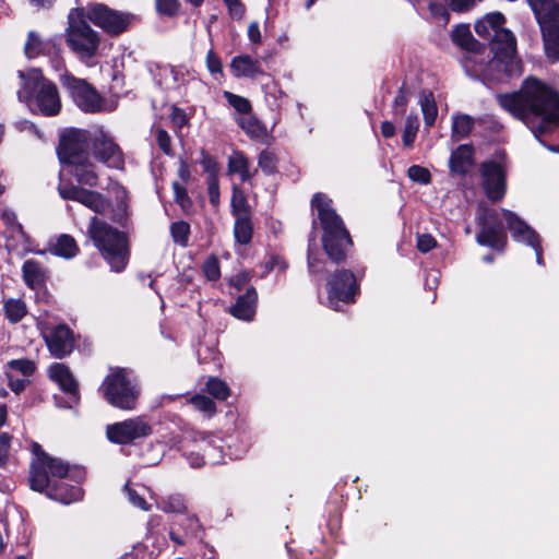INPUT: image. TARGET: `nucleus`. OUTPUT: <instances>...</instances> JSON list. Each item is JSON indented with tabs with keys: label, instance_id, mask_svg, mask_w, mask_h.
<instances>
[{
	"label": "nucleus",
	"instance_id": "nucleus-18",
	"mask_svg": "<svg viewBox=\"0 0 559 559\" xmlns=\"http://www.w3.org/2000/svg\"><path fill=\"white\" fill-rule=\"evenodd\" d=\"M502 214L513 239L532 247L536 253L537 263L543 264L540 239L537 233L512 211L503 209Z\"/></svg>",
	"mask_w": 559,
	"mask_h": 559
},
{
	"label": "nucleus",
	"instance_id": "nucleus-5",
	"mask_svg": "<svg viewBox=\"0 0 559 559\" xmlns=\"http://www.w3.org/2000/svg\"><path fill=\"white\" fill-rule=\"evenodd\" d=\"M66 43L76 58L87 67L95 63L100 46V36L86 22L84 9H73L68 15Z\"/></svg>",
	"mask_w": 559,
	"mask_h": 559
},
{
	"label": "nucleus",
	"instance_id": "nucleus-27",
	"mask_svg": "<svg viewBox=\"0 0 559 559\" xmlns=\"http://www.w3.org/2000/svg\"><path fill=\"white\" fill-rule=\"evenodd\" d=\"M257 300L258 294L253 287H250L243 295L237 298L236 304L230 309V313L237 319L250 321L255 313Z\"/></svg>",
	"mask_w": 559,
	"mask_h": 559
},
{
	"label": "nucleus",
	"instance_id": "nucleus-34",
	"mask_svg": "<svg viewBox=\"0 0 559 559\" xmlns=\"http://www.w3.org/2000/svg\"><path fill=\"white\" fill-rule=\"evenodd\" d=\"M4 316L10 323H19L27 314V306L21 298H9L3 302Z\"/></svg>",
	"mask_w": 559,
	"mask_h": 559
},
{
	"label": "nucleus",
	"instance_id": "nucleus-45",
	"mask_svg": "<svg viewBox=\"0 0 559 559\" xmlns=\"http://www.w3.org/2000/svg\"><path fill=\"white\" fill-rule=\"evenodd\" d=\"M231 211L236 218L242 215L249 216L246 197L237 187L233 189Z\"/></svg>",
	"mask_w": 559,
	"mask_h": 559
},
{
	"label": "nucleus",
	"instance_id": "nucleus-50",
	"mask_svg": "<svg viewBox=\"0 0 559 559\" xmlns=\"http://www.w3.org/2000/svg\"><path fill=\"white\" fill-rule=\"evenodd\" d=\"M175 201L183 212H189L192 207V201L188 195L187 189L179 182L173 183Z\"/></svg>",
	"mask_w": 559,
	"mask_h": 559
},
{
	"label": "nucleus",
	"instance_id": "nucleus-2",
	"mask_svg": "<svg viewBox=\"0 0 559 559\" xmlns=\"http://www.w3.org/2000/svg\"><path fill=\"white\" fill-rule=\"evenodd\" d=\"M19 76L22 80V86L17 91L20 102L25 103L33 112L45 117L59 115L62 104L58 87L45 78L40 69L19 71Z\"/></svg>",
	"mask_w": 559,
	"mask_h": 559
},
{
	"label": "nucleus",
	"instance_id": "nucleus-46",
	"mask_svg": "<svg viewBox=\"0 0 559 559\" xmlns=\"http://www.w3.org/2000/svg\"><path fill=\"white\" fill-rule=\"evenodd\" d=\"M158 504L164 512L181 513L186 510L185 499L181 495H170L163 498Z\"/></svg>",
	"mask_w": 559,
	"mask_h": 559
},
{
	"label": "nucleus",
	"instance_id": "nucleus-52",
	"mask_svg": "<svg viewBox=\"0 0 559 559\" xmlns=\"http://www.w3.org/2000/svg\"><path fill=\"white\" fill-rule=\"evenodd\" d=\"M202 271L209 281H217L221 277V269L218 259L215 255H210L202 265Z\"/></svg>",
	"mask_w": 559,
	"mask_h": 559
},
{
	"label": "nucleus",
	"instance_id": "nucleus-49",
	"mask_svg": "<svg viewBox=\"0 0 559 559\" xmlns=\"http://www.w3.org/2000/svg\"><path fill=\"white\" fill-rule=\"evenodd\" d=\"M276 156L269 150H263L258 158V165L262 171L266 175L274 174L276 171Z\"/></svg>",
	"mask_w": 559,
	"mask_h": 559
},
{
	"label": "nucleus",
	"instance_id": "nucleus-12",
	"mask_svg": "<svg viewBox=\"0 0 559 559\" xmlns=\"http://www.w3.org/2000/svg\"><path fill=\"white\" fill-rule=\"evenodd\" d=\"M84 10L90 22L115 36L126 32L134 20L133 14L114 10L104 3L88 4Z\"/></svg>",
	"mask_w": 559,
	"mask_h": 559
},
{
	"label": "nucleus",
	"instance_id": "nucleus-44",
	"mask_svg": "<svg viewBox=\"0 0 559 559\" xmlns=\"http://www.w3.org/2000/svg\"><path fill=\"white\" fill-rule=\"evenodd\" d=\"M170 234L176 243L186 247L189 240L190 225L183 221L175 222L170 226Z\"/></svg>",
	"mask_w": 559,
	"mask_h": 559
},
{
	"label": "nucleus",
	"instance_id": "nucleus-20",
	"mask_svg": "<svg viewBox=\"0 0 559 559\" xmlns=\"http://www.w3.org/2000/svg\"><path fill=\"white\" fill-rule=\"evenodd\" d=\"M93 156L109 168L122 169L124 157L119 145L108 134L100 132L92 140Z\"/></svg>",
	"mask_w": 559,
	"mask_h": 559
},
{
	"label": "nucleus",
	"instance_id": "nucleus-14",
	"mask_svg": "<svg viewBox=\"0 0 559 559\" xmlns=\"http://www.w3.org/2000/svg\"><path fill=\"white\" fill-rule=\"evenodd\" d=\"M357 292L358 284L354 273L349 270L336 271L328 283L329 307L340 310V304L353 302Z\"/></svg>",
	"mask_w": 559,
	"mask_h": 559
},
{
	"label": "nucleus",
	"instance_id": "nucleus-48",
	"mask_svg": "<svg viewBox=\"0 0 559 559\" xmlns=\"http://www.w3.org/2000/svg\"><path fill=\"white\" fill-rule=\"evenodd\" d=\"M155 8L159 15L174 17L179 13V0H155Z\"/></svg>",
	"mask_w": 559,
	"mask_h": 559
},
{
	"label": "nucleus",
	"instance_id": "nucleus-42",
	"mask_svg": "<svg viewBox=\"0 0 559 559\" xmlns=\"http://www.w3.org/2000/svg\"><path fill=\"white\" fill-rule=\"evenodd\" d=\"M418 129H419V118L416 114H409L407 117H406V121H405V126H404V130H403V143L405 146H412L415 139H416V135H417V132H418Z\"/></svg>",
	"mask_w": 559,
	"mask_h": 559
},
{
	"label": "nucleus",
	"instance_id": "nucleus-13",
	"mask_svg": "<svg viewBox=\"0 0 559 559\" xmlns=\"http://www.w3.org/2000/svg\"><path fill=\"white\" fill-rule=\"evenodd\" d=\"M506 17L500 12L487 14L475 23V32L478 36L490 40V49L500 50V47L509 48L516 45V38L511 31L504 28Z\"/></svg>",
	"mask_w": 559,
	"mask_h": 559
},
{
	"label": "nucleus",
	"instance_id": "nucleus-36",
	"mask_svg": "<svg viewBox=\"0 0 559 559\" xmlns=\"http://www.w3.org/2000/svg\"><path fill=\"white\" fill-rule=\"evenodd\" d=\"M238 124L251 139L264 141L267 138L266 128L252 116L241 117Z\"/></svg>",
	"mask_w": 559,
	"mask_h": 559
},
{
	"label": "nucleus",
	"instance_id": "nucleus-6",
	"mask_svg": "<svg viewBox=\"0 0 559 559\" xmlns=\"http://www.w3.org/2000/svg\"><path fill=\"white\" fill-rule=\"evenodd\" d=\"M493 53L491 60L486 64L480 63L478 68L472 70L468 63H478V56L467 60L464 64L466 72L473 76L479 78L486 83H500L509 79L518 78L523 73L522 61L516 56V45L510 47H500V50L491 49Z\"/></svg>",
	"mask_w": 559,
	"mask_h": 559
},
{
	"label": "nucleus",
	"instance_id": "nucleus-55",
	"mask_svg": "<svg viewBox=\"0 0 559 559\" xmlns=\"http://www.w3.org/2000/svg\"><path fill=\"white\" fill-rule=\"evenodd\" d=\"M316 236L312 233L308 242V267L311 273H319L321 271L320 261L316 257Z\"/></svg>",
	"mask_w": 559,
	"mask_h": 559
},
{
	"label": "nucleus",
	"instance_id": "nucleus-61",
	"mask_svg": "<svg viewBox=\"0 0 559 559\" xmlns=\"http://www.w3.org/2000/svg\"><path fill=\"white\" fill-rule=\"evenodd\" d=\"M407 104H408V93L406 92L404 86H402L399 90V93L395 96L394 102H393V108H394L395 115H397V114L403 115L405 112V108H406Z\"/></svg>",
	"mask_w": 559,
	"mask_h": 559
},
{
	"label": "nucleus",
	"instance_id": "nucleus-16",
	"mask_svg": "<svg viewBox=\"0 0 559 559\" xmlns=\"http://www.w3.org/2000/svg\"><path fill=\"white\" fill-rule=\"evenodd\" d=\"M58 154L68 165L88 157V132L80 129L64 131L60 136Z\"/></svg>",
	"mask_w": 559,
	"mask_h": 559
},
{
	"label": "nucleus",
	"instance_id": "nucleus-58",
	"mask_svg": "<svg viewBox=\"0 0 559 559\" xmlns=\"http://www.w3.org/2000/svg\"><path fill=\"white\" fill-rule=\"evenodd\" d=\"M206 68L212 75H223V64L219 57L213 51L209 50L206 55Z\"/></svg>",
	"mask_w": 559,
	"mask_h": 559
},
{
	"label": "nucleus",
	"instance_id": "nucleus-64",
	"mask_svg": "<svg viewBox=\"0 0 559 559\" xmlns=\"http://www.w3.org/2000/svg\"><path fill=\"white\" fill-rule=\"evenodd\" d=\"M223 1L226 4V7L228 8L229 13L233 16H235L237 19H241L243 16L245 7L240 2V0H223Z\"/></svg>",
	"mask_w": 559,
	"mask_h": 559
},
{
	"label": "nucleus",
	"instance_id": "nucleus-54",
	"mask_svg": "<svg viewBox=\"0 0 559 559\" xmlns=\"http://www.w3.org/2000/svg\"><path fill=\"white\" fill-rule=\"evenodd\" d=\"M12 436L8 432L0 433V467L5 468L10 462Z\"/></svg>",
	"mask_w": 559,
	"mask_h": 559
},
{
	"label": "nucleus",
	"instance_id": "nucleus-1",
	"mask_svg": "<svg viewBox=\"0 0 559 559\" xmlns=\"http://www.w3.org/2000/svg\"><path fill=\"white\" fill-rule=\"evenodd\" d=\"M496 98L501 108L522 121L536 118L538 124L533 129L535 136L551 152H559L558 146L547 145L543 140L546 133L559 127V93L554 86L535 76H527L518 92L498 94Z\"/></svg>",
	"mask_w": 559,
	"mask_h": 559
},
{
	"label": "nucleus",
	"instance_id": "nucleus-23",
	"mask_svg": "<svg viewBox=\"0 0 559 559\" xmlns=\"http://www.w3.org/2000/svg\"><path fill=\"white\" fill-rule=\"evenodd\" d=\"M48 376L66 394L69 395L71 403H79V384L67 365L61 362L50 365L48 368Z\"/></svg>",
	"mask_w": 559,
	"mask_h": 559
},
{
	"label": "nucleus",
	"instance_id": "nucleus-35",
	"mask_svg": "<svg viewBox=\"0 0 559 559\" xmlns=\"http://www.w3.org/2000/svg\"><path fill=\"white\" fill-rule=\"evenodd\" d=\"M453 41L461 48L476 52L478 50V41L473 37L467 25H459L452 33Z\"/></svg>",
	"mask_w": 559,
	"mask_h": 559
},
{
	"label": "nucleus",
	"instance_id": "nucleus-57",
	"mask_svg": "<svg viewBox=\"0 0 559 559\" xmlns=\"http://www.w3.org/2000/svg\"><path fill=\"white\" fill-rule=\"evenodd\" d=\"M191 403L197 409L202 411L204 413L212 414L215 412L214 402L205 395H194L191 399Z\"/></svg>",
	"mask_w": 559,
	"mask_h": 559
},
{
	"label": "nucleus",
	"instance_id": "nucleus-56",
	"mask_svg": "<svg viewBox=\"0 0 559 559\" xmlns=\"http://www.w3.org/2000/svg\"><path fill=\"white\" fill-rule=\"evenodd\" d=\"M124 491L128 495V499H129L130 503H132L134 507H136L143 511L150 510V504L146 502L144 497L142 495L138 493V491L135 489L131 488L128 484L124 486Z\"/></svg>",
	"mask_w": 559,
	"mask_h": 559
},
{
	"label": "nucleus",
	"instance_id": "nucleus-24",
	"mask_svg": "<svg viewBox=\"0 0 559 559\" xmlns=\"http://www.w3.org/2000/svg\"><path fill=\"white\" fill-rule=\"evenodd\" d=\"M230 72L235 78L255 79L264 74L261 62L250 55H239L231 59Z\"/></svg>",
	"mask_w": 559,
	"mask_h": 559
},
{
	"label": "nucleus",
	"instance_id": "nucleus-7",
	"mask_svg": "<svg viewBox=\"0 0 559 559\" xmlns=\"http://www.w3.org/2000/svg\"><path fill=\"white\" fill-rule=\"evenodd\" d=\"M33 453L36 459L31 464L29 484L36 491H43L49 485V474L53 478L63 479L70 474L75 479H81L84 472L81 468H70L69 464L60 459L48 455L38 443L33 444Z\"/></svg>",
	"mask_w": 559,
	"mask_h": 559
},
{
	"label": "nucleus",
	"instance_id": "nucleus-19",
	"mask_svg": "<svg viewBox=\"0 0 559 559\" xmlns=\"http://www.w3.org/2000/svg\"><path fill=\"white\" fill-rule=\"evenodd\" d=\"M502 214L513 239L532 247L536 253L537 263L543 264L540 239L537 233L512 211L503 209Z\"/></svg>",
	"mask_w": 559,
	"mask_h": 559
},
{
	"label": "nucleus",
	"instance_id": "nucleus-8",
	"mask_svg": "<svg viewBox=\"0 0 559 559\" xmlns=\"http://www.w3.org/2000/svg\"><path fill=\"white\" fill-rule=\"evenodd\" d=\"M100 390L110 405L126 411L135 408L140 395L139 385L131 371L124 368H111Z\"/></svg>",
	"mask_w": 559,
	"mask_h": 559
},
{
	"label": "nucleus",
	"instance_id": "nucleus-37",
	"mask_svg": "<svg viewBox=\"0 0 559 559\" xmlns=\"http://www.w3.org/2000/svg\"><path fill=\"white\" fill-rule=\"evenodd\" d=\"M253 227L250 216L237 217L234 226L235 239L240 245H248L252 239Z\"/></svg>",
	"mask_w": 559,
	"mask_h": 559
},
{
	"label": "nucleus",
	"instance_id": "nucleus-63",
	"mask_svg": "<svg viewBox=\"0 0 559 559\" xmlns=\"http://www.w3.org/2000/svg\"><path fill=\"white\" fill-rule=\"evenodd\" d=\"M170 119H171V122L174 123V126L178 129H181L188 124V117H187L186 112L182 109L177 108V107H175L173 109Z\"/></svg>",
	"mask_w": 559,
	"mask_h": 559
},
{
	"label": "nucleus",
	"instance_id": "nucleus-25",
	"mask_svg": "<svg viewBox=\"0 0 559 559\" xmlns=\"http://www.w3.org/2000/svg\"><path fill=\"white\" fill-rule=\"evenodd\" d=\"M50 477L51 475L49 474V485L41 492H46L50 499L64 504L81 500L83 492L79 486H69L63 481H53Z\"/></svg>",
	"mask_w": 559,
	"mask_h": 559
},
{
	"label": "nucleus",
	"instance_id": "nucleus-51",
	"mask_svg": "<svg viewBox=\"0 0 559 559\" xmlns=\"http://www.w3.org/2000/svg\"><path fill=\"white\" fill-rule=\"evenodd\" d=\"M224 97L226 98L228 104L238 112L249 114L251 111V104L247 98L236 95L231 92H225Z\"/></svg>",
	"mask_w": 559,
	"mask_h": 559
},
{
	"label": "nucleus",
	"instance_id": "nucleus-15",
	"mask_svg": "<svg viewBox=\"0 0 559 559\" xmlns=\"http://www.w3.org/2000/svg\"><path fill=\"white\" fill-rule=\"evenodd\" d=\"M151 433V425L141 416L108 425L106 429L107 438L117 444H129Z\"/></svg>",
	"mask_w": 559,
	"mask_h": 559
},
{
	"label": "nucleus",
	"instance_id": "nucleus-53",
	"mask_svg": "<svg viewBox=\"0 0 559 559\" xmlns=\"http://www.w3.org/2000/svg\"><path fill=\"white\" fill-rule=\"evenodd\" d=\"M407 175L412 181L418 182L420 185H428L431 181L430 171L419 165L411 166L407 170Z\"/></svg>",
	"mask_w": 559,
	"mask_h": 559
},
{
	"label": "nucleus",
	"instance_id": "nucleus-59",
	"mask_svg": "<svg viewBox=\"0 0 559 559\" xmlns=\"http://www.w3.org/2000/svg\"><path fill=\"white\" fill-rule=\"evenodd\" d=\"M156 141L159 146V148L166 154L171 155L173 148H171V139L167 131L164 129H157L155 132Z\"/></svg>",
	"mask_w": 559,
	"mask_h": 559
},
{
	"label": "nucleus",
	"instance_id": "nucleus-31",
	"mask_svg": "<svg viewBox=\"0 0 559 559\" xmlns=\"http://www.w3.org/2000/svg\"><path fill=\"white\" fill-rule=\"evenodd\" d=\"M473 162V147L471 145H460L450 158L451 168L455 173L464 174Z\"/></svg>",
	"mask_w": 559,
	"mask_h": 559
},
{
	"label": "nucleus",
	"instance_id": "nucleus-30",
	"mask_svg": "<svg viewBox=\"0 0 559 559\" xmlns=\"http://www.w3.org/2000/svg\"><path fill=\"white\" fill-rule=\"evenodd\" d=\"M50 251L55 255H59L66 259H71L79 252V247L75 239L67 234H62L50 243Z\"/></svg>",
	"mask_w": 559,
	"mask_h": 559
},
{
	"label": "nucleus",
	"instance_id": "nucleus-3",
	"mask_svg": "<svg viewBox=\"0 0 559 559\" xmlns=\"http://www.w3.org/2000/svg\"><path fill=\"white\" fill-rule=\"evenodd\" d=\"M311 205L318 213L323 230L322 245L325 253L334 262L343 261L352 246V239L342 217L332 207V200L318 192L312 197Z\"/></svg>",
	"mask_w": 559,
	"mask_h": 559
},
{
	"label": "nucleus",
	"instance_id": "nucleus-38",
	"mask_svg": "<svg viewBox=\"0 0 559 559\" xmlns=\"http://www.w3.org/2000/svg\"><path fill=\"white\" fill-rule=\"evenodd\" d=\"M36 370V365L31 359H13L7 362L5 365V373L15 374L17 377H31Z\"/></svg>",
	"mask_w": 559,
	"mask_h": 559
},
{
	"label": "nucleus",
	"instance_id": "nucleus-29",
	"mask_svg": "<svg viewBox=\"0 0 559 559\" xmlns=\"http://www.w3.org/2000/svg\"><path fill=\"white\" fill-rule=\"evenodd\" d=\"M23 280L25 284L36 289L45 284L46 271L43 265L35 260H26L22 266Z\"/></svg>",
	"mask_w": 559,
	"mask_h": 559
},
{
	"label": "nucleus",
	"instance_id": "nucleus-4",
	"mask_svg": "<svg viewBox=\"0 0 559 559\" xmlns=\"http://www.w3.org/2000/svg\"><path fill=\"white\" fill-rule=\"evenodd\" d=\"M87 233L111 270H124L129 261L128 239L124 233L96 216L92 217Z\"/></svg>",
	"mask_w": 559,
	"mask_h": 559
},
{
	"label": "nucleus",
	"instance_id": "nucleus-10",
	"mask_svg": "<svg viewBox=\"0 0 559 559\" xmlns=\"http://www.w3.org/2000/svg\"><path fill=\"white\" fill-rule=\"evenodd\" d=\"M507 157L502 151L497 152L492 159L480 164L481 185L491 202L503 199L507 191Z\"/></svg>",
	"mask_w": 559,
	"mask_h": 559
},
{
	"label": "nucleus",
	"instance_id": "nucleus-39",
	"mask_svg": "<svg viewBox=\"0 0 559 559\" xmlns=\"http://www.w3.org/2000/svg\"><path fill=\"white\" fill-rule=\"evenodd\" d=\"M474 128V119L473 117L460 114L453 116V123H452V134L453 138L456 140H462L472 132Z\"/></svg>",
	"mask_w": 559,
	"mask_h": 559
},
{
	"label": "nucleus",
	"instance_id": "nucleus-60",
	"mask_svg": "<svg viewBox=\"0 0 559 559\" xmlns=\"http://www.w3.org/2000/svg\"><path fill=\"white\" fill-rule=\"evenodd\" d=\"M5 376L8 378V383H9L10 389L16 394L24 391L26 385L29 383L28 378H25V377L24 378L17 377V376L11 374V373H5Z\"/></svg>",
	"mask_w": 559,
	"mask_h": 559
},
{
	"label": "nucleus",
	"instance_id": "nucleus-32",
	"mask_svg": "<svg viewBox=\"0 0 559 559\" xmlns=\"http://www.w3.org/2000/svg\"><path fill=\"white\" fill-rule=\"evenodd\" d=\"M55 45L51 41H46L34 31L28 33L27 41L24 50L27 58H36L39 55L50 52Z\"/></svg>",
	"mask_w": 559,
	"mask_h": 559
},
{
	"label": "nucleus",
	"instance_id": "nucleus-47",
	"mask_svg": "<svg viewBox=\"0 0 559 559\" xmlns=\"http://www.w3.org/2000/svg\"><path fill=\"white\" fill-rule=\"evenodd\" d=\"M476 218L479 227L501 223L499 213L496 210L487 207L483 204H479L478 206Z\"/></svg>",
	"mask_w": 559,
	"mask_h": 559
},
{
	"label": "nucleus",
	"instance_id": "nucleus-43",
	"mask_svg": "<svg viewBox=\"0 0 559 559\" xmlns=\"http://www.w3.org/2000/svg\"><path fill=\"white\" fill-rule=\"evenodd\" d=\"M206 389L213 397L221 401H225L230 393L227 383L218 378H210L206 382Z\"/></svg>",
	"mask_w": 559,
	"mask_h": 559
},
{
	"label": "nucleus",
	"instance_id": "nucleus-11",
	"mask_svg": "<svg viewBox=\"0 0 559 559\" xmlns=\"http://www.w3.org/2000/svg\"><path fill=\"white\" fill-rule=\"evenodd\" d=\"M59 81L73 103L84 112L95 114L103 107V98L99 93L86 80L79 79L64 71Z\"/></svg>",
	"mask_w": 559,
	"mask_h": 559
},
{
	"label": "nucleus",
	"instance_id": "nucleus-62",
	"mask_svg": "<svg viewBox=\"0 0 559 559\" xmlns=\"http://www.w3.org/2000/svg\"><path fill=\"white\" fill-rule=\"evenodd\" d=\"M436 245V239L431 235L423 234L417 237V248L423 253L429 252Z\"/></svg>",
	"mask_w": 559,
	"mask_h": 559
},
{
	"label": "nucleus",
	"instance_id": "nucleus-40",
	"mask_svg": "<svg viewBox=\"0 0 559 559\" xmlns=\"http://www.w3.org/2000/svg\"><path fill=\"white\" fill-rule=\"evenodd\" d=\"M419 103L424 116L425 126L427 128H430L435 124L438 116V109L433 95L431 93L423 94Z\"/></svg>",
	"mask_w": 559,
	"mask_h": 559
},
{
	"label": "nucleus",
	"instance_id": "nucleus-33",
	"mask_svg": "<svg viewBox=\"0 0 559 559\" xmlns=\"http://www.w3.org/2000/svg\"><path fill=\"white\" fill-rule=\"evenodd\" d=\"M228 173L237 174L241 182H247L252 175L249 170V160L241 152H234L228 158Z\"/></svg>",
	"mask_w": 559,
	"mask_h": 559
},
{
	"label": "nucleus",
	"instance_id": "nucleus-22",
	"mask_svg": "<svg viewBox=\"0 0 559 559\" xmlns=\"http://www.w3.org/2000/svg\"><path fill=\"white\" fill-rule=\"evenodd\" d=\"M50 354L56 358L68 356L74 348L73 332L66 324H59L43 331Z\"/></svg>",
	"mask_w": 559,
	"mask_h": 559
},
{
	"label": "nucleus",
	"instance_id": "nucleus-17",
	"mask_svg": "<svg viewBox=\"0 0 559 559\" xmlns=\"http://www.w3.org/2000/svg\"><path fill=\"white\" fill-rule=\"evenodd\" d=\"M58 192L63 200L79 202L96 214L105 213L110 205L98 191L85 189L72 182L61 181L58 186Z\"/></svg>",
	"mask_w": 559,
	"mask_h": 559
},
{
	"label": "nucleus",
	"instance_id": "nucleus-26",
	"mask_svg": "<svg viewBox=\"0 0 559 559\" xmlns=\"http://www.w3.org/2000/svg\"><path fill=\"white\" fill-rule=\"evenodd\" d=\"M476 240L481 246L503 250L507 245V235L501 223L496 225L491 224L480 227V230L476 236Z\"/></svg>",
	"mask_w": 559,
	"mask_h": 559
},
{
	"label": "nucleus",
	"instance_id": "nucleus-21",
	"mask_svg": "<svg viewBox=\"0 0 559 559\" xmlns=\"http://www.w3.org/2000/svg\"><path fill=\"white\" fill-rule=\"evenodd\" d=\"M193 441L197 448L202 451V455L191 452L187 456L192 467H201L206 463L216 464L219 462L221 445L217 444L219 442L218 438L205 432H197L193 437Z\"/></svg>",
	"mask_w": 559,
	"mask_h": 559
},
{
	"label": "nucleus",
	"instance_id": "nucleus-9",
	"mask_svg": "<svg viewBox=\"0 0 559 559\" xmlns=\"http://www.w3.org/2000/svg\"><path fill=\"white\" fill-rule=\"evenodd\" d=\"M539 25L547 57L559 60V4L556 0H527Z\"/></svg>",
	"mask_w": 559,
	"mask_h": 559
},
{
	"label": "nucleus",
	"instance_id": "nucleus-28",
	"mask_svg": "<svg viewBox=\"0 0 559 559\" xmlns=\"http://www.w3.org/2000/svg\"><path fill=\"white\" fill-rule=\"evenodd\" d=\"M70 173L81 186L94 188L98 185V175L95 165L88 157L74 162L69 165Z\"/></svg>",
	"mask_w": 559,
	"mask_h": 559
},
{
	"label": "nucleus",
	"instance_id": "nucleus-41",
	"mask_svg": "<svg viewBox=\"0 0 559 559\" xmlns=\"http://www.w3.org/2000/svg\"><path fill=\"white\" fill-rule=\"evenodd\" d=\"M179 526L183 530L188 538H202L203 527L195 515H185L179 521Z\"/></svg>",
	"mask_w": 559,
	"mask_h": 559
}]
</instances>
